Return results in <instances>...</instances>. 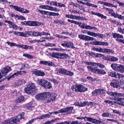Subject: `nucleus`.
I'll return each mask as SVG.
<instances>
[{
	"instance_id": "obj_1",
	"label": "nucleus",
	"mask_w": 124,
	"mask_h": 124,
	"mask_svg": "<svg viewBox=\"0 0 124 124\" xmlns=\"http://www.w3.org/2000/svg\"><path fill=\"white\" fill-rule=\"evenodd\" d=\"M35 97L38 100H44L43 102L45 103L53 101L56 98V96L51 95L50 93L48 92H44L38 94Z\"/></svg>"
},
{
	"instance_id": "obj_2",
	"label": "nucleus",
	"mask_w": 124,
	"mask_h": 124,
	"mask_svg": "<svg viewBox=\"0 0 124 124\" xmlns=\"http://www.w3.org/2000/svg\"><path fill=\"white\" fill-rule=\"evenodd\" d=\"M71 89L74 91L80 92H85L88 90L87 88L81 85L78 84H76L72 86Z\"/></svg>"
},
{
	"instance_id": "obj_3",
	"label": "nucleus",
	"mask_w": 124,
	"mask_h": 124,
	"mask_svg": "<svg viewBox=\"0 0 124 124\" xmlns=\"http://www.w3.org/2000/svg\"><path fill=\"white\" fill-rule=\"evenodd\" d=\"M57 73L71 76L74 75L73 73L64 68H60L57 71Z\"/></svg>"
},
{
	"instance_id": "obj_4",
	"label": "nucleus",
	"mask_w": 124,
	"mask_h": 124,
	"mask_svg": "<svg viewBox=\"0 0 124 124\" xmlns=\"http://www.w3.org/2000/svg\"><path fill=\"white\" fill-rule=\"evenodd\" d=\"M104 8L107 11H109L108 14L111 16L114 17L115 18H117L119 19L124 20V16L116 13H113L114 12L113 9L105 7Z\"/></svg>"
},
{
	"instance_id": "obj_5",
	"label": "nucleus",
	"mask_w": 124,
	"mask_h": 124,
	"mask_svg": "<svg viewBox=\"0 0 124 124\" xmlns=\"http://www.w3.org/2000/svg\"><path fill=\"white\" fill-rule=\"evenodd\" d=\"M111 67L114 70L120 72L124 73V66L121 64L116 63H113L111 65Z\"/></svg>"
},
{
	"instance_id": "obj_6",
	"label": "nucleus",
	"mask_w": 124,
	"mask_h": 124,
	"mask_svg": "<svg viewBox=\"0 0 124 124\" xmlns=\"http://www.w3.org/2000/svg\"><path fill=\"white\" fill-rule=\"evenodd\" d=\"M87 69L91 72L96 74L104 75L106 74V72L104 70L99 69H96L94 67L93 68L92 66H87Z\"/></svg>"
},
{
	"instance_id": "obj_7",
	"label": "nucleus",
	"mask_w": 124,
	"mask_h": 124,
	"mask_svg": "<svg viewBox=\"0 0 124 124\" xmlns=\"http://www.w3.org/2000/svg\"><path fill=\"white\" fill-rule=\"evenodd\" d=\"M24 113H22V114H20L17 115L15 116L13 118H11L12 122L13 124H17L20 122V120L22 119H24L23 116H24Z\"/></svg>"
},
{
	"instance_id": "obj_8",
	"label": "nucleus",
	"mask_w": 124,
	"mask_h": 124,
	"mask_svg": "<svg viewBox=\"0 0 124 124\" xmlns=\"http://www.w3.org/2000/svg\"><path fill=\"white\" fill-rule=\"evenodd\" d=\"M40 8L49 10L54 12H59L60 10L56 7L48 5H42L39 6Z\"/></svg>"
},
{
	"instance_id": "obj_9",
	"label": "nucleus",
	"mask_w": 124,
	"mask_h": 124,
	"mask_svg": "<svg viewBox=\"0 0 124 124\" xmlns=\"http://www.w3.org/2000/svg\"><path fill=\"white\" fill-rule=\"evenodd\" d=\"M61 45L64 47L65 46L67 47L71 48L72 49L75 48L74 46L73 43L70 41H63L61 43Z\"/></svg>"
},
{
	"instance_id": "obj_10",
	"label": "nucleus",
	"mask_w": 124,
	"mask_h": 124,
	"mask_svg": "<svg viewBox=\"0 0 124 124\" xmlns=\"http://www.w3.org/2000/svg\"><path fill=\"white\" fill-rule=\"evenodd\" d=\"M10 6L12 7L16 10L22 13H28L29 12V11L28 10L24 9L23 8H22L17 6L10 5Z\"/></svg>"
},
{
	"instance_id": "obj_11",
	"label": "nucleus",
	"mask_w": 124,
	"mask_h": 124,
	"mask_svg": "<svg viewBox=\"0 0 124 124\" xmlns=\"http://www.w3.org/2000/svg\"><path fill=\"white\" fill-rule=\"evenodd\" d=\"M23 24H26L29 26H37L41 25V23L38 22L34 21H25L24 22H23Z\"/></svg>"
},
{
	"instance_id": "obj_12",
	"label": "nucleus",
	"mask_w": 124,
	"mask_h": 124,
	"mask_svg": "<svg viewBox=\"0 0 124 124\" xmlns=\"http://www.w3.org/2000/svg\"><path fill=\"white\" fill-rule=\"evenodd\" d=\"M106 92V90L102 89H96L94 90L92 93V94L93 96H98L99 95L100 93L101 94H105Z\"/></svg>"
},
{
	"instance_id": "obj_13",
	"label": "nucleus",
	"mask_w": 124,
	"mask_h": 124,
	"mask_svg": "<svg viewBox=\"0 0 124 124\" xmlns=\"http://www.w3.org/2000/svg\"><path fill=\"white\" fill-rule=\"evenodd\" d=\"M86 54L91 57H101L102 56V54L100 53H96L90 51L86 52L85 53Z\"/></svg>"
},
{
	"instance_id": "obj_14",
	"label": "nucleus",
	"mask_w": 124,
	"mask_h": 124,
	"mask_svg": "<svg viewBox=\"0 0 124 124\" xmlns=\"http://www.w3.org/2000/svg\"><path fill=\"white\" fill-rule=\"evenodd\" d=\"M26 72L25 71H18L16 73H15L11 75L10 76L8 77V80H9L11 78H13L16 76H18L19 75H22L25 74L26 73Z\"/></svg>"
},
{
	"instance_id": "obj_15",
	"label": "nucleus",
	"mask_w": 124,
	"mask_h": 124,
	"mask_svg": "<svg viewBox=\"0 0 124 124\" xmlns=\"http://www.w3.org/2000/svg\"><path fill=\"white\" fill-rule=\"evenodd\" d=\"M110 85L114 87L119 88L120 86V83L118 80L116 79L111 82Z\"/></svg>"
},
{
	"instance_id": "obj_16",
	"label": "nucleus",
	"mask_w": 124,
	"mask_h": 124,
	"mask_svg": "<svg viewBox=\"0 0 124 124\" xmlns=\"http://www.w3.org/2000/svg\"><path fill=\"white\" fill-rule=\"evenodd\" d=\"M12 70V69L9 66H6L2 70L1 74L3 76H5L9 71Z\"/></svg>"
},
{
	"instance_id": "obj_17",
	"label": "nucleus",
	"mask_w": 124,
	"mask_h": 124,
	"mask_svg": "<svg viewBox=\"0 0 124 124\" xmlns=\"http://www.w3.org/2000/svg\"><path fill=\"white\" fill-rule=\"evenodd\" d=\"M32 73L38 76H43L45 75V73L40 70L35 69L32 71Z\"/></svg>"
},
{
	"instance_id": "obj_18",
	"label": "nucleus",
	"mask_w": 124,
	"mask_h": 124,
	"mask_svg": "<svg viewBox=\"0 0 124 124\" xmlns=\"http://www.w3.org/2000/svg\"><path fill=\"white\" fill-rule=\"evenodd\" d=\"M73 108L72 107H67L66 108L62 109V112H65L67 115L71 113L72 111L73 110Z\"/></svg>"
},
{
	"instance_id": "obj_19",
	"label": "nucleus",
	"mask_w": 124,
	"mask_h": 124,
	"mask_svg": "<svg viewBox=\"0 0 124 124\" xmlns=\"http://www.w3.org/2000/svg\"><path fill=\"white\" fill-rule=\"evenodd\" d=\"M48 81L47 80L43 79H40L37 80V83L44 87Z\"/></svg>"
},
{
	"instance_id": "obj_20",
	"label": "nucleus",
	"mask_w": 124,
	"mask_h": 124,
	"mask_svg": "<svg viewBox=\"0 0 124 124\" xmlns=\"http://www.w3.org/2000/svg\"><path fill=\"white\" fill-rule=\"evenodd\" d=\"M92 14L93 15H95L101 17V18H103L104 19H106L107 18V17L105 16H104L103 15L98 13H95L93 11H91Z\"/></svg>"
},
{
	"instance_id": "obj_21",
	"label": "nucleus",
	"mask_w": 124,
	"mask_h": 124,
	"mask_svg": "<svg viewBox=\"0 0 124 124\" xmlns=\"http://www.w3.org/2000/svg\"><path fill=\"white\" fill-rule=\"evenodd\" d=\"M24 100V97L23 96H19L16 99V101L17 103H21Z\"/></svg>"
},
{
	"instance_id": "obj_22",
	"label": "nucleus",
	"mask_w": 124,
	"mask_h": 124,
	"mask_svg": "<svg viewBox=\"0 0 124 124\" xmlns=\"http://www.w3.org/2000/svg\"><path fill=\"white\" fill-rule=\"evenodd\" d=\"M19 47L24 49H31L32 48L31 46L23 44H19Z\"/></svg>"
},
{
	"instance_id": "obj_23",
	"label": "nucleus",
	"mask_w": 124,
	"mask_h": 124,
	"mask_svg": "<svg viewBox=\"0 0 124 124\" xmlns=\"http://www.w3.org/2000/svg\"><path fill=\"white\" fill-rule=\"evenodd\" d=\"M50 117V115L49 114H47L42 115L41 116L38 117L37 118H38V119L41 120L44 119V118H49Z\"/></svg>"
},
{
	"instance_id": "obj_24",
	"label": "nucleus",
	"mask_w": 124,
	"mask_h": 124,
	"mask_svg": "<svg viewBox=\"0 0 124 124\" xmlns=\"http://www.w3.org/2000/svg\"><path fill=\"white\" fill-rule=\"evenodd\" d=\"M112 36L114 38L122 39L124 38L123 37L122 35L116 33H113Z\"/></svg>"
},
{
	"instance_id": "obj_25",
	"label": "nucleus",
	"mask_w": 124,
	"mask_h": 124,
	"mask_svg": "<svg viewBox=\"0 0 124 124\" xmlns=\"http://www.w3.org/2000/svg\"><path fill=\"white\" fill-rule=\"evenodd\" d=\"M69 57V56L67 54L63 53H61V59L65 60Z\"/></svg>"
},
{
	"instance_id": "obj_26",
	"label": "nucleus",
	"mask_w": 124,
	"mask_h": 124,
	"mask_svg": "<svg viewBox=\"0 0 124 124\" xmlns=\"http://www.w3.org/2000/svg\"><path fill=\"white\" fill-rule=\"evenodd\" d=\"M1 124H13L11 119L5 120L1 123Z\"/></svg>"
},
{
	"instance_id": "obj_27",
	"label": "nucleus",
	"mask_w": 124,
	"mask_h": 124,
	"mask_svg": "<svg viewBox=\"0 0 124 124\" xmlns=\"http://www.w3.org/2000/svg\"><path fill=\"white\" fill-rule=\"evenodd\" d=\"M24 91L25 92L28 94H30L33 92V90H32L28 86L25 88Z\"/></svg>"
},
{
	"instance_id": "obj_28",
	"label": "nucleus",
	"mask_w": 124,
	"mask_h": 124,
	"mask_svg": "<svg viewBox=\"0 0 124 124\" xmlns=\"http://www.w3.org/2000/svg\"><path fill=\"white\" fill-rule=\"evenodd\" d=\"M68 21L69 22H70L72 23H74L75 24H76L78 25H79V26H80V25L82 23L81 22H77L76 21H75L74 20H71L70 19H68Z\"/></svg>"
},
{
	"instance_id": "obj_29",
	"label": "nucleus",
	"mask_w": 124,
	"mask_h": 124,
	"mask_svg": "<svg viewBox=\"0 0 124 124\" xmlns=\"http://www.w3.org/2000/svg\"><path fill=\"white\" fill-rule=\"evenodd\" d=\"M27 85L30 88L33 90L34 89L35 87V86L34 84L31 82H29L28 84Z\"/></svg>"
},
{
	"instance_id": "obj_30",
	"label": "nucleus",
	"mask_w": 124,
	"mask_h": 124,
	"mask_svg": "<svg viewBox=\"0 0 124 124\" xmlns=\"http://www.w3.org/2000/svg\"><path fill=\"white\" fill-rule=\"evenodd\" d=\"M60 15L58 13H56L55 12H52L48 11L47 15H49L51 16H58Z\"/></svg>"
},
{
	"instance_id": "obj_31",
	"label": "nucleus",
	"mask_w": 124,
	"mask_h": 124,
	"mask_svg": "<svg viewBox=\"0 0 124 124\" xmlns=\"http://www.w3.org/2000/svg\"><path fill=\"white\" fill-rule=\"evenodd\" d=\"M111 23H112L116 25V26L118 25L119 24V22L116 21L115 19H112V18H110L108 20Z\"/></svg>"
},
{
	"instance_id": "obj_32",
	"label": "nucleus",
	"mask_w": 124,
	"mask_h": 124,
	"mask_svg": "<svg viewBox=\"0 0 124 124\" xmlns=\"http://www.w3.org/2000/svg\"><path fill=\"white\" fill-rule=\"evenodd\" d=\"M83 119H84L85 121H88L93 123L94 119L90 117H83Z\"/></svg>"
},
{
	"instance_id": "obj_33",
	"label": "nucleus",
	"mask_w": 124,
	"mask_h": 124,
	"mask_svg": "<svg viewBox=\"0 0 124 124\" xmlns=\"http://www.w3.org/2000/svg\"><path fill=\"white\" fill-rule=\"evenodd\" d=\"M52 87V86L51 84L48 81L47 84H46L44 88L45 89H50Z\"/></svg>"
},
{
	"instance_id": "obj_34",
	"label": "nucleus",
	"mask_w": 124,
	"mask_h": 124,
	"mask_svg": "<svg viewBox=\"0 0 124 124\" xmlns=\"http://www.w3.org/2000/svg\"><path fill=\"white\" fill-rule=\"evenodd\" d=\"M8 45L9 46H16L17 47H19V44H16L13 42H6Z\"/></svg>"
},
{
	"instance_id": "obj_35",
	"label": "nucleus",
	"mask_w": 124,
	"mask_h": 124,
	"mask_svg": "<svg viewBox=\"0 0 124 124\" xmlns=\"http://www.w3.org/2000/svg\"><path fill=\"white\" fill-rule=\"evenodd\" d=\"M93 123L95 124H104V122H103L100 120H97L96 119H94Z\"/></svg>"
},
{
	"instance_id": "obj_36",
	"label": "nucleus",
	"mask_w": 124,
	"mask_h": 124,
	"mask_svg": "<svg viewBox=\"0 0 124 124\" xmlns=\"http://www.w3.org/2000/svg\"><path fill=\"white\" fill-rule=\"evenodd\" d=\"M108 74L109 76L115 78L116 73L115 71H112L108 72Z\"/></svg>"
},
{
	"instance_id": "obj_37",
	"label": "nucleus",
	"mask_w": 124,
	"mask_h": 124,
	"mask_svg": "<svg viewBox=\"0 0 124 124\" xmlns=\"http://www.w3.org/2000/svg\"><path fill=\"white\" fill-rule=\"evenodd\" d=\"M104 102L106 103L109 104H113L117 103V102L114 101H111L110 100H105Z\"/></svg>"
},
{
	"instance_id": "obj_38",
	"label": "nucleus",
	"mask_w": 124,
	"mask_h": 124,
	"mask_svg": "<svg viewBox=\"0 0 124 124\" xmlns=\"http://www.w3.org/2000/svg\"><path fill=\"white\" fill-rule=\"evenodd\" d=\"M26 106L27 109H29V110H32V108H33L34 107L32 105V103L31 102L28 104Z\"/></svg>"
},
{
	"instance_id": "obj_39",
	"label": "nucleus",
	"mask_w": 124,
	"mask_h": 124,
	"mask_svg": "<svg viewBox=\"0 0 124 124\" xmlns=\"http://www.w3.org/2000/svg\"><path fill=\"white\" fill-rule=\"evenodd\" d=\"M38 12L39 13L42 15H47L48 11H46L45 10H42L40 9L38 10Z\"/></svg>"
},
{
	"instance_id": "obj_40",
	"label": "nucleus",
	"mask_w": 124,
	"mask_h": 124,
	"mask_svg": "<svg viewBox=\"0 0 124 124\" xmlns=\"http://www.w3.org/2000/svg\"><path fill=\"white\" fill-rule=\"evenodd\" d=\"M11 27L15 30L19 29L20 30H21L23 29L22 28L20 27H18L15 24H13V25H12V26H11Z\"/></svg>"
},
{
	"instance_id": "obj_41",
	"label": "nucleus",
	"mask_w": 124,
	"mask_h": 124,
	"mask_svg": "<svg viewBox=\"0 0 124 124\" xmlns=\"http://www.w3.org/2000/svg\"><path fill=\"white\" fill-rule=\"evenodd\" d=\"M105 53H106L108 54H110L111 53L113 54L114 52V51L110 49L107 48H105Z\"/></svg>"
},
{
	"instance_id": "obj_42",
	"label": "nucleus",
	"mask_w": 124,
	"mask_h": 124,
	"mask_svg": "<svg viewBox=\"0 0 124 124\" xmlns=\"http://www.w3.org/2000/svg\"><path fill=\"white\" fill-rule=\"evenodd\" d=\"M94 66H96V65H97V66H98L99 68H104L105 67V66L104 65L100 63L94 62Z\"/></svg>"
},
{
	"instance_id": "obj_43",
	"label": "nucleus",
	"mask_w": 124,
	"mask_h": 124,
	"mask_svg": "<svg viewBox=\"0 0 124 124\" xmlns=\"http://www.w3.org/2000/svg\"><path fill=\"white\" fill-rule=\"evenodd\" d=\"M106 6H108L109 7H114L115 8H117V6L116 5H114L112 3H108V2H107L106 3Z\"/></svg>"
},
{
	"instance_id": "obj_44",
	"label": "nucleus",
	"mask_w": 124,
	"mask_h": 124,
	"mask_svg": "<svg viewBox=\"0 0 124 124\" xmlns=\"http://www.w3.org/2000/svg\"><path fill=\"white\" fill-rule=\"evenodd\" d=\"M65 16L68 18L75 19V16L72 15L66 14Z\"/></svg>"
},
{
	"instance_id": "obj_45",
	"label": "nucleus",
	"mask_w": 124,
	"mask_h": 124,
	"mask_svg": "<svg viewBox=\"0 0 124 124\" xmlns=\"http://www.w3.org/2000/svg\"><path fill=\"white\" fill-rule=\"evenodd\" d=\"M23 56H25L29 59H32L33 58V56H32L30 54H23Z\"/></svg>"
},
{
	"instance_id": "obj_46",
	"label": "nucleus",
	"mask_w": 124,
	"mask_h": 124,
	"mask_svg": "<svg viewBox=\"0 0 124 124\" xmlns=\"http://www.w3.org/2000/svg\"><path fill=\"white\" fill-rule=\"evenodd\" d=\"M82 63H85L88 65H91L92 66H94V62L92 63L91 62H88L83 61H82Z\"/></svg>"
},
{
	"instance_id": "obj_47",
	"label": "nucleus",
	"mask_w": 124,
	"mask_h": 124,
	"mask_svg": "<svg viewBox=\"0 0 124 124\" xmlns=\"http://www.w3.org/2000/svg\"><path fill=\"white\" fill-rule=\"evenodd\" d=\"M115 97L117 96L118 97L122 96L124 97V94L123 93H118L115 92Z\"/></svg>"
},
{
	"instance_id": "obj_48",
	"label": "nucleus",
	"mask_w": 124,
	"mask_h": 124,
	"mask_svg": "<svg viewBox=\"0 0 124 124\" xmlns=\"http://www.w3.org/2000/svg\"><path fill=\"white\" fill-rule=\"evenodd\" d=\"M103 117H109L110 116V113L109 112L104 113L101 115Z\"/></svg>"
},
{
	"instance_id": "obj_49",
	"label": "nucleus",
	"mask_w": 124,
	"mask_h": 124,
	"mask_svg": "<svg viewBox=\"0 0 124 124\" xmlns=\"http://www.w3.org/2000/svg\"><path fill=\"white\" fill-rule=\"evenodd\" d=\"M40 37L41 36H42L45 35V36H48L49 35V36L50 35V34L45 32H44V31H43L41 32H40Z\"/></svg>"
},
{
	"instance_id": "obj_50",
	"label": "nucleus",
	"mask_w": 124,
	"mask_h": 124,
	"mask_svg": "<svg viewBox=\"0 0 124 124\" xmlns=\"http://www.w3.org/2000/svg\"><path fill=\"white\" fill-rule=\"evenodd\" d=\"M115 78H118L119 79H120L122 78V74L117 72L116 73Z\"/></svg>"
},
{
	"instance_id": "obj_51",
	"label": "nucleus",
	"mask_w": 124,
	"mask_h": 124,
	"mask_svg": "<svg viewBox=\"0 0 124 124\" xmlns=\"http://www.w3.org/2000/svg\"><path fill=\"white\" fill-rule=\"evenodd\" d=\"M40 32L38 31H34L33 36H40Z\"/></svg>"
},
{
	"instance_id": "obj_52",
	"label": "nucleus",
	"mask_w": 124,
	"mask_h": 124,
	"mask_svg": "<svg viewBox=\"0 0 124 124\" xmlns=\"http://www.w3.org/2000/svg\"><path fill=\"white\" fill-rule=\"evenodd\" d=\"M102 42L100 41H96L94 42L93 44L95 45L101 46Z\"/></svg>"
},
{
	"instance_id": "obj_53",
	"label": "nucleus",
	"mask_w": 124,
	"mask_h": 124,
	"mask_svg": "<svg viewBox=\"0 0 124 124\" xmlns=\"http://www.w3.org/2000/svg\"><path fill=\"white\" fill-rule=\"evenodd\" d=\"M69 11L71 13H74V14H79V11L75 10H69Z\"/></svg>"
},
{
	"instance_id": "obj_54",
	"label": "nucleus",
	"mask_w": 124,
	"mask_h": 124,
	"mask_svg": "<svg viewBox=\"0 0 124 124\" xmlns=\"http://www.w3.org/2000/svg\"><path fill=\"white\" fill-rule=\"evenodd\" d=\"M50 5V6H57V2L56 1H52L51 2Z\"/></svg>"
},
{
	"instance_id": "obj_55",
	"label": "nucleus",
	"mask_w": 124,
	"mask_h": 124,
	"mask_svg": "<svg viewBox=\"0 0 124 124\" xmlns=\"http://www.w3.org/2000/svg\"><path fill=\"white\" fill-rule=\"evenodd\" d=\"M107 93L109 95H110L111 96L115 97V92H112L108 91Z\"/></svg>"
},
{
	"instance_id": "obj_56",
	"label": "nucleus",
	"mask_w": 124,
	"mask_h": 124,
	"mask_svg": "<svg viewBox=\"0 0 124 124\" xmlns=\"http://www.w3.org/2000/svg\"><path fill=\"white\" fill-rule=\"evenodd\" d=\"M18 68L20 69L21 70H22L24 69V66L23 65V63L20 64L18 66Z\"/></svg>"
},
{
	"instance_id": "obj_57",
	"label": "nucleus",
	"mask_w": 124,
	"mask_h": 124,
	"mask_svg": "<svg viewBox=\"0 0 124 124\" xmlns=\"http://www.w3.org/2000/svg\"><path fill=\"white\" fill-rule=\"evenodd\" d=\"M37 118L38 117L31 119V120L29 121V122L26 123V124H31L36 119H38V118Z\"/></svg>"
},
{
	"instance_id": "obj_58",
	"label": "nucleus",
	"mask_w": 124,
	"mask_h": 124,
	"mask_svg": "<svg viewBox=\"0 0 124 124\" xmlns=\"http://www.w3.org/2000/svg\"><path fill=\"white\" fill-rule=\"evenodd\" d=\"M111 60L112 62H115L117 61L118 60V59L116 57H115L114 56H111Z\"/></svg>"
},
{
	"instance_id": "obj_59",
	"label": "nucleus",
	"mask_w": 124,
	"mask_h": 124,
	"mask_svg": "<svg viewBox=\"0 0 124 124\" xmlns=\"http://www.w3.org/2000/svg\"><path fill=\"white\" fill-rule=\"evenodd\" d=\"M61 118H56L54 119H52L51 120V121L52 124H53L54 123H55L58 120H60L61 119Z\"/></svg>"
},
{
	"instance_id": "obj_60",
	"label": "nucleus",
	"mask_w": 124,
	"mask_h": 124,
	"mask_svg": "<svg viewBox=\"0 0 124 124\" xmlns=\"http://www.w3.org/2000/svg\"><path fill=\"white\" fill-rule=\"evenodd\" d=\"M85 35L80 34L78 35L79 38L83 40H85Z\"/></svg>"
},
{
	"instance_id": "obj_61",
	"label": "nucleus",
	"mask_w": 124,
	"mask_h": 124,
	"mask_svg": "<svg viewBox=\"0 0 124 124\" xmlns=\"http://www.w3.org/2000/svg\"><path fill=\"white\" fill-rule=\"evenodd\" d=\"M86 105H87L88 106L89 105H92L93 104L94 102H93L90 101L88 102V101H86Z\"/></svg>"
},
{
	"instance_id": "obj_62",
	"label": "nucleus",
	"mask_w": 124,
	"mask_h": 124,
	"mask_svg": "<svg viewBox=\"0 0 124 124\" xmlns=\"http://www.w3.org/2000/svg\"><path fill=\"white\" fill-rule=\"evenodd\" d=\"M105 48H99L98 52L101 53H105Z\"/></svg>"
},
{
	"instance_id": "obj_63",
	"label": "nucleus",
	"mask_w": 124,
	"mask_h": 124,
	"mask_svg": "<svg viewBox=\"0 0 124 124\" xmlns=\"http://www.w3.org/2000/svg\"><path fill=\"white\" fill-rule=\"evenodd\" d=\"M19 82L20 84H24L26 82V81L23 79H21L19 80Z\"/></svg>"
},
{
	"instance_id": "obj_64",
	"label": "nucleus",
	"mask_w": 124,
	"mask_h": 124,
	"mask_svg": "<svg viewBox=\"0 0 124 124\" xmlns=\"http://www.w3.org/2000/svg\"><path fill=\"white\" fill-rule=\"evenodd\" d=\"M17 19H18L20 20H24L25 19V17L21 16H19L18 18Z\"/></svg>"
}]
</instances>
